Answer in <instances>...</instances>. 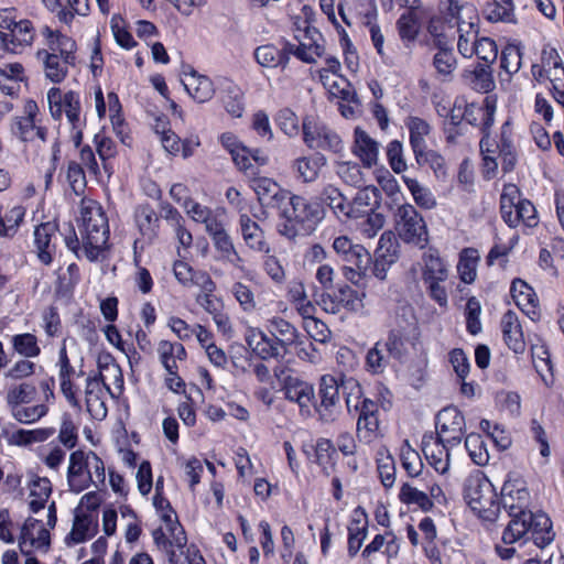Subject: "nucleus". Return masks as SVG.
I'll return each instance as SVG.
<instances>
[{
  "instance_id": "26",
  "label": "nucleus",
  "mask_w": 564,
  "mask_h": 564,
  "mask_svg": "<svg viewBox=\"0 0 564 564\" xmlns=\"http://www.w3.org/2000/svg\"><path fill=\"white\" fill-rule=\"evenodd\" d=\"M527 519L530 522L527 540H532L539 547L549 545L554 539L551 519L544 512L532 511H529Z\"/></svg>"
},
{
  "instance_id": "4",
  "label": "nucleus",
  "mask_w": 564,
  "mask_h": 564,
  "mask_svg": "<svg viewBox=\"0 0 564 564\" xmlns=\"http://www.w3.org/2000/svg\"><path fill=\"white\" fill-rule=\"evenodd\" d=\"M394 228L398 237L408 245L426 248L429 243V230L423 216L416 208L409 204H402L394 212Z\"/></svg>"
},
{
  "instance_id": "32",
  "label": "nucleus",
  "mask_w": 564,
  "mask_h": 564,
  "mask_svg": "<svg viewBox=\"0 0 564 564\" xmlns=\"http://www.w3.org/2000/svg\"><path fill=\"white\" fill-rule=\"evenodd\" d=\"M36 56L43 63L45 77L55 84L62 83L67 76L68 66L75 65V63H66L64 57L48 53L46 50L37 51Z\"/></svg>"
},
{
  "instance_id": "13",
  "label": "nucleus",
  "mask_w": 564,
  "mask_h": 564,
  "mask_svg": "<svg viewBox=\"0 0 564 564\" xmlns=\"http://www.w3.org/2000/svg\"><path fill=\"white\" fill-rule=\"evenodd\" d=\"M357 413V436L359 440L369 444L378 440L381 436L378 403L365 398Z\"/></svg>"
},
{
  "instance_id": "49",
  "label": "nucleus",
  "mask_w": 564,
  "mask_h": 564,
  "mask_svg": "<svg viewBox=\"0 0 564 564\" xmlns=\"http://www.w3.org/2000/svg\"><path fill=\"white\" fill-rule=\"evenodd\" d=\"M36 395V388L29 382H22L11 386L6 395V401L10 410L14 406L31 403Z\"/></svg>"
},
{
  "instance_id": "47",
  "label": "nucleus",
  "mask_w": 564,
  "mask_h": 564,
  "mask_svg": "<svg viewBox=\"0 0 564 564\" xmlns=\"http://www.w3.org/2000/svg\"><path fill=\"white\" fill-rule=\"evenodd\" d=\"M368 520L366 514L361 513L359 518H354L348 527V554L355 556L360 550L364 540L367 536Z\"/></svg>"
},
{
  "instance_id": "28",
  "label": "nucleus",
  "mask_w": 564,
  "mask_h": 564,
  "mask_svg": "<svg viewBox=\"0 0 564 564\" xmlns=\"http://www.w3.org/2000/svg\"><path fill=\"white\" fill-rule=\"evenodd\" d=\"M239 226L242 239L250 249L265 253L270 251V246L265 240L262 228L249 215H240Z\"/></svg>"
},
{
  "instance_id": "9",
  "label": "nucleus",
  "mask_w": 564,
  "mask_h": 564,
  "mask_svg": "<svg viewBox=\"0 0 564 564\" xmlns=\"http://www.w3.org/2000/svg\"><path fill=\"white\" fill-rule=\"evenodd\" d=\"M37 115V104L34 100H28L23 107V115L17 116L12 120V133L23 142L45 143L47 129L39 124Z\"/></svg>"
},
{
  "instance_id": "18",
  "label": "nucleus",
  "mask_w": 564,
  "mask_h": 564,
  "mask_svg": "<svg viewBox=\"0 0 564 564\" xmlns=\"http://www.w3.org/2000/svg\"><path fill=\"white\" fill-rule=\"evenodd\" d=\"M453 447L449 443L432 435L424 436L422 441V452L427 463L442 475L449 469L451 449Z\"/></svg>"
},
{
  "instance_id": "55",
  "label": "nucleus",
  "mask_w": 564,
  "mask_h": 564,
  "mask_svg": "<svg viewBox=\"0 0 564 564\" xmlns=\"http://www.w3.org/2000/svg\"><path fill=\"white\" fill-rule=\"evenodd\" d=\"M12 346L14 351L24 358H34L41 352L35 335L30 333L14 335L12 337Z\"/></svg>"
},
{
  "instance_id": "39",
  "label": "nucleus",
  "mask_w": 564,
  "mask_h": 564,
  "mask_svg": "<svg viewBox=\"0 0 564 564\" xmlns=\"http://www.w3.org/2000/svg\"><path fill=\"white\" fill-rule=\"evenodd\" d=\"M399 499L402 503L415 506L424 512L430 511L434 506L430 496L411 482L402 484L399 492Z\"/></svg>"
},
{
  "instance_id": "46",
  "label": "nucleus",
  "mask_w": 564,
  "mask_h": 564,
  "mask_svg": "<svg viewBox=\"0 0 564 564\" xmlns=\"http://www.w3.org/2000/svg\"><path fill=\"white\" fill-rule=\"evenodd\" d=\"M473 89L480 93H489L495 88V80L490 65L477 64L466 74Z\"/></svg>"
},
{
  "instance_id": "23",
  "label": "nucleus",
  "mask_w": 564,
  "mask_h": 564,
  "mask_svg": "<svg viewBox=\"0 0 564 564\" xmlns=\"http://www.w3.org/2000/svg\"><path fill=\"white\" fill-rule=\"evenodd\" d=\"M285 398L296 402L303 413L310 414L311 405L314 403V388L311 383L297 377L288 376L284 380Z\"/></svg>"
},
{
  "instance_id": "25",
  "label": "nucleus",
  "mask_w": 564,
  "mask_h": 564,
  "mask_svg": "<svg viewBox=\"0 0 564 564\" xmlns=\"http://www.w3.org/2000/svg\"><path fill=\"white\" fill-rule=\"evenodd\" d=\"M42 35L46 40L48 53H55L57 56L65 58L66 63H75L76 43L73 39L57 31H53L48 26H44Z\"/></svg>"
},
{
  "instance_id": "34",
  "label": "nucleus",
  "mask_w": 564,
  "mask_h": 564,
  "mask_svg": "<svg viewBox=\"0 0 564 564\" xmlns=\"http://www.w3.org/2000/svg\"><path fill=\"white\" fill-rule=\"evenodd\" d=\"M56 234V226L52 223L39 225L34 230V243L37 251V258L43 264L52 262V256L55 246L52 243V237Z\"/></svg>"
},
{
  "instance_id": "15",
  "label": "nucleus",
  "mask_w": 564,
  "mask_h": 564,
  "mask_svg": "<svg viewBox=\"0 0 564 564\" xmlns=\"http://www.w3.org/2000/svg\"><path fill=\"white\" fill-rule=\"evenodd\" d=\"M251 187L257 194L260 205L264 208L281 210L286 204L290 192L282 188L275 181L269 177H254Z\"/></svg>"
},
{
  "instance_id": "8",
  "label": "nucleus",
  "mask_w": 564,
  "mask_h": 564,
  "mask_svg": "<svg viewBox=\"0 0 564 564\" xmlns=\"http://www.w3.org/2000/svg\"><path fill=\"white\" fill-rule=\"evenodd\" d=\"M365 293H359L348 284L338 285L332 292H323L319 296L318 304L326 313L338 314L341 310L351 313H359L364 310Z\"/></svg>"
},
{
  "instance_id": "19",
  "label": "nucleus",
  "mask_w": 564,
  "mask_h": 564,
  "mask_svg": "<svg viewBox=\"0 0 564 564\" xmlns=\"http://www.w3.org/2000/svg\"><path fill=\"white\" fill-rule=\"evenodd\" d=\"M340 382L330 375H325L321 378L318 395L321 398L319 405L315 409L319 413L322 420L332 421L334 416V409L339 401Z\"/></svg>"
},
{
  "instance_id": "57",
  "label": "nucleus",
  "mask_w": 564,
  "mask_h": 564,
  "mask_svg": "<svg viewBox=\"0 0 564 564\" xmlns=\"http://www.w3.org/2000/svg\"><path fill=\"white\" fill-rule=\"evenodd\" d=\"M433 65L437 74L451 76L457 67V61L451 47H440L433 57Z\"/></svg>"
},
{
  "instance_id": "27",
  "label": "nucleus",
  "mask_w": 564,
  "mask_h": 564,
  "mask_svg": "<svg viewBox=\"0 0 564 564\" xmlns=\"http://www.w3.org/2000/svg\"><path fill=\"white\" fill-rule=\"evenodd\" d=\"M354 137V154L360 159L364 166L372 167L376 165L379 155V143L359 127L355 129Z\"/></svg>"
},
{
  "instance_id": "36",
  "label": "nucleus",
  "mask_w": 564,
  "mask_h": 564,
  "mask_svg": "<svg viewBox=\"0 0 564 564\" xmlns=\"http://www.w3.org/2000/svg\"><path fill=\"white\" fill-rule=\"evenodd\" d=\"M528 511H517L516 514H509L511 520L503 530L502 541L505 544H513L529 535L530 522L527 519Z\"/></svg>"
},
{
  "instance_id": "40",
  "label": "nucleus",
  "mask_w": 564,
  "mask_h": 564,
  "mask_svg": "<svg viewBox=\"0 0 564 564\" xmlns=\"http://www.w3.org/2000/svg\"><path fill=\"white\" fill-rule=\"evenodd\" d=\"M511 295L517 306L528 315L535 313V293L524 281L516 279L511 283Z\"/></svg>"
},
{
  "instance_id": "16",
  "label": "nucleus",
  "mask_w": 564,
  "mask_h": 564,
  "mask_svg": "<svg viewBox=\"0 0 564 564\" xmlns=\"http://www.w3.org/2000/svg\"><path fill=\"white\" fill-rule=\"evenodd\" d=\"M530 494L525 482L520 477L509 478L505 481L501 489L500 503L509 514H516L517 511H528Z\"/></svg>"
},
{
  "instance_id": "61",
  "label": "nucleus",
  "mask_w": 564,
  "mask_h": 564,
  "mask_svg": "<svg viewBox=\"0 0 564 564\" xmlns=\"http://www.w3.org/2000/svg\"><path fill=\"white\" fill-rule=\"evenodd\" d=\"M47 411V405L36 404L32 406H14L11 410V413L18 422L23 424H31L46 415Z\"/></svg>"
},
{
  "instance_id": "24",
  "label": "nucleus",
  "mask_w": 564,
  "mask_h": 564,
  "mask_svg": "<svg viewBox=\"0 0 564 564\" xmlns=\"http://www.w3.org/2000/svg\"><path fill=\"white\" fill-rule=\"evenodd\" d=\"M182 83L188 95L197 102H206L210 100L215 94L212 80L204 75L197 74L188 66V72L183 70Z\"/></svg>"
},
{
  "instance_id": "12",
  "label": "nucleus",
  "mask_w": 564,
  "mask_h": 564,
  "mask_svg": "<svg viewBox=\"0 0 564 564\" xmlns=\"http://www.w3.org/2000/svg\"><path fill=\"white\" fill-rule=\"evenodd\" d=\"M163 520L169 525L170 536L159 528L152 533L153 540L155 545L166 553L170 564H176V550L182 551L186 546L187 538L181 524L176 520L173 521L171 514H164Z\"/></svg>"
},
{
  "instance_id": "3",
  "label": "nucleus",
  "mask_w": 564,
  "mask_h": 564,
  "mask_svg": "<svg viewBox=\"0 0 564 564\" xmlns=\"http://www.w3.org/2000/svg\"><path fill=\"white\" fill-rule=\"evenodd\" d=\"M464 498L473 511L486 520H495L500 511L494 485L480 473L466 479Z\"/></svg>"
},
{
  "instance_id": "58",
  "label": "nucleus",
  "mask_w": 564,
  "mask_h": 564,
  "mask_svg": "<svg viewBox=\"0 0 564 564\" xmlns=\"http://www.w3.org/2000/svg\"><path fill=\"white\" fill-rule=\"evenodd\" d=\"M23 76V66L20 63L6 64L0 67V88L6 94L11 95L14 90V84L21 80Z\"/></svg>"
},
{
  "instance_id": "41",
  "label": "nucleus",
  "mask_w": 564,
  "mask_h": 564,
  "mask_svg": "<svg viewBox=\"0 0 564 564\" xmlns=\"http://www.w3.org/2000/svg\"><path fill=\"white\" fill-rule=\"evenodd\" d=\"M24 216L25 208L21 205L6 212L0 207V238H12L18 232Z\"/></svg>"
},
{
  "instance_id": "45",
  "label": "nucleus",
  "mask_w": 564,
  "mask_h": 564,
  "mask_svg": "<svg viewBox=\"0 0 564 564\" xmlns=\"http://www.w3.org/2000/svg\"><path fill=\"white\" fill-rule=\"evenodd\" d=\"M410 134V145L413 152L426 147L425 138L431 133V124L419 117H409L405 122Z\"/></svg>"
},
{
  "instance_id": "11",
  "label": "nucleus",
  "mask_w": 564,
  "mask_h": 564,
  "mask_svg": "<svg viewBox=\"0 0 564 564\" xmlns=\"http://www.w3.org/2000/svg\"><path fill=\"white\" fill-rule=\"evenodd\" d=\"M466 431V422L463 413L456 406H446L436 415V437L457 446Z\"/></svg>"
},
{
  "instance_id": "48",
  "label": "nucleus",
  "mask_w": 564,
  "mask_h": 564,
  "mask_svg": "<svg viewBox=\"0 0 564 564\" xmlns=\"http://www.w3.org/2000/svg\"><path fill=\"white\" fill-rule=\"evenodd\" d=\"M215 249L220 253V259L230 263L235 268H242V258L237 252L235 245L227 231L214 237Z\"/></svg>"
},
{
  "instance_id": "10",
  "label": "nucleus",
  "mask_w": 564,
  "mask_h": 564,
  "mask_svg": "<svg viewBox=\"0 0 564 564\" xmlns=\"http://www.w3.org/2000/svg\"><path fill=\"white\" fill-rule=\"evenodd\" d=\"M48 109L54 119H61L66 115L72 129L78 128L80 123V99L79 95L73 90L65 94L57 87H52L47 91Z\"/></svg>"
},
{
  "instance_id": "17",
  "label": "nucleus",
  "mask_w": 564,
  "mask_h": 564,
  "mask_svg": "<svg viewBox=\"0 0 564 564\" xmlns=\"http://www.w3.org/2000/svg\"><path fill=\"white\" fill-rule=\"evenodd\" d=\"M333 249L343 262L358 269H369L370 253L364 246L354 243L347 236L336 237L333 241Z\"/></svg>"
},
{
  "instance_id": "63",
  "label": "nucleus",
  "mask_w": 564,
  "mask_h": 564,
  "mask_svg": "<svg viewBox=\"0 0 564 564\" xmlns=\"http://www.w3.org/2000/svg\"><path fill=\"white\" fill-rule=\"evenodd\" d=\"M354 200L357 207H364L372 213L380 204L381 192L376 186H365L356 193Z\"/></svg>"
},
{
  "instance_id": "37",
  "label": "nucleus",
  "mask_w": 564,
  "mask_h": 564,
  "mask_svg": "<svg viewBox=\"0 0 564 564\" xmlns=\"http://www.w3.org/2000/svg\"><path fill=\"white\" fill-rule=\"evenodd\" d=\"M254 58L263 67L282 66L283 68L288 65L290 59L285 46L280 50L272 44L257 47L254 50Z\"/></svg>"
},
{
  "instance_id": "31",
  "label": "nucleus",
  "mask_w": 564,
  "mask_h": 564,
  "mask_svg": "<svg viewBox=\"0 0 564 564\" xmlns=\"http://www.w3.org/2000/svg\"><path fill=\"white\" fill-rule=\"evenodd\" d=\"M501 329L508 347L517 354L522 352L525 346L522 328L518 315L513 311L509 310L503 314Z\"/></svg>"
},
{
  "instance_id": "44",
  "label": "nucleus",
  "mask_w": 564,
  "mask_h": 564,
  "mask_svg": "<svg viewBox=\"0 0 564 564\" xmlns=\"http://www.w3.org/2000/svg\"><path fill=\"white\" fill-rule=\"evenodd\" d=\"M52 494V485L48 478H40L32 480L30 485V501L29 508L32 512L36 513L45 507Z\"/></svg>"
},
{
  "instance_id": "62",
  "label": "nucleus",
  "mask_w": 564,
  "mask_h": 564,
  "mask_svg": "<svg viewBox=\"0 0 564 564\" xmlns=\"http://www.w3.org/2000/svg\"><path fill=\"white\" fill-rule=\"evenodd\" d=\"M402 466L412 478L417 477L423 468L422 459L419 453L413 449L408 442L401 448Z\"/></svg>"
},
{
  "instance_id": "54",
  "label": "nucleus",
  "mask_w": 564,
  "mask_h": 564,
  "mask_svg": "<svg viewBox=\"0 0 564 564\" xmlns=\"http://www.w3.org/2000/svg\"><path fill=\"white\" fill-rule=\"evenodd\" d=\"M399 243L395 235L388 230L380 236L375 257L386 260V262H395L398 260Z\"/></svg>"
},
{
  "instance_id": "2",
  "label": "nucleus",
  "mask_w": 564,
  "mask_h": 564,
  "mask_svg": "<svg viewBox=\"0 0 564 564\" xmlns=\"http://www.w3.org/2000/svg\"><path fill=\"white\" fill-rule=\"evenodd\" d=\"M420 340V330L413 310L400 306L388 332L383 347L388 355L397 360L403 359L409 352V346L415 348Z\"/></svg>"
},
{
  "instance_id": "30",
  "label": "nucleus",
  "mask_w": 564,
  "mask_h": 564,
  "mask_svg": "<svg viewBox=\"0 0 564 564\" xmlns=\"http://www.w3.org/2000/svg\"><path fill=\"white\" fill-rule=\"evenodd\" d=\"M105 360H107V361H105V364L102 362L101 359H99V361H98V365L100 368V373L98 376L88 377L86 379V389H85L86 397H89L91 394H98L101 391V388H100L101 383L109 390V387L107 386V383L105 381L106 377L102 375V370H105L108 373H110L111 376H113V378H115L113 383L118 388H122L123 378H122L120 367L116 362H113V360H111L110 356H106Z\"/></svg>"
},
{
  "instance_id": "56",
  "label": "nucleus",
  "mask_w": 564,
  "mask_h": 564,
  "mask_svg": "<svg viewBox=\"0 0 564 564\" xmlns=\"http://www.w3.org/2000/svg\"><path fill=\"white\" fill-rule=\"evenodd\" d=\"M465 447L469 453L471 460L478 465L484 466L489 460L487 448L481 440V436L476 433H470L465 437Z\"/></svg>"
},
{
  "instance_id": "51",
  "label": "nucleus",
  "mask_w": 564,
  "mask_h": 564,
  "mask_svg": "<svg viewBox=\"0 0 564 564\" xmlns=\"http://www.w3.org/2000/svg\"><path fill=\"white\" fill-rule=\"evenodd\" d=\"M55 430L35 429V430H18L11 434L10 442L18 446H26L32 443H40L46 441L54 434Z\"/></svg>"
},
{
  "instance_id": "60",
  "label": "nucleus",
  "mask_w": 564,
  "mask_h": 564,
  "mask_svg": "<svg viewBox=\"0 0 564 564\" xmlns=\"http://www.w3.org/2000/svg\"><path fill=\"white\" fill-rule=\"evenodd\" d=\"M322 199L338 218L344 216L348 202L337 187L327 185L323 189Z\"/></svg>"
},
{
  "instance_id": "52",
  "label": "nucleus",
  "mask_w": 564,
  "mask_h": 564,
  "mask_svg": "<svg viewBox=\"0 0 564 564\" xmlns=\"http://www.w3.org/2000/svg\"><path fill=\"white\" fill-rule=\"evenodd\" d=\"M285 50L289 55L293 54L299 59L308 64L315 63L316 58L324 54V46L318 44L316 41L310 44L301 43L300 45L286 42Z\"/></svg>"
},
{
  "instance_id": "33",
  "label": "nucleus",
  "mask_w": 564,
  "mask_h": 564,
  "mask_svg": "<svg viewBox=\"0 0 564 564\" xmlns=\"http://www.w3.org/2000/svg\"><path fill=\"white\" fill-rule=\"evenodd\" d=\"M326 165V158L319 153L312 156H300L292 163L297 180L312 183L317 180L319 171Z\"/></svg>"
},
{
  "instance_id": "5",
  "label": "nucleus",
  "mask_w": 564,
  "mask_h": 564,
  "mask_svg": "<svg viewBox=\"0 0 564 564\" xmlns=\"http://www.w3.org/2000/svg\"><path fill=\"white\" fill-rule=\"evenodd\" d=\"M422 280L427 288L429 295L440 306L447 305V291L443 286L448 278V267L441 258L436 248L430 247L422 256Z\"/></svg>"
},
{
  "instance_id": "21",
  "label": "nucleus",
  "mask_w": 564,
  "mask_h": 564,
  "mask_svg": "<svg viewBox=\"0 0 564 564\" xmlns=\"http://www.w3.org/2000/svg\"><path fill=\"white\" fill-rule=\"evenodd\" d=\"M46 549L50 546V532L42 522L34 518H28L21 529L19 546L22 553L28 554L26 546Z\"/></svg>"
},
{
  "instance_id": "14",
  "label": "nucleus",
  "mask_w": 564,
  "mask_h": 564,
  "mask_svg": "<svg viewBox=\"0 0 564 564\" xmlns=\"http://www.w3.org/2000/svg\"><path fill=\"white\" fill-rule=\"evenodd\" d=\"M89 451L77 449L69 455L67 482L70 491L79 494L91 485Z\"/></svg>"
},
{
  "instance_id": "29",
  "label": "nucleus",
  "mask_w": 564,
  "mask_h": 564,
  "mask_svg": "<svg viewBox=\"0 0 564 564\" xmlns=\"http://www.w3.org/2000/svg\"><path fill=\"white\" fill-rule=\"evenodd\" d=\"M134 223L143 240L152 242L158 237L160 218L150 205H139L135 208Z\"/></svg>"
},
{
  "instance_id": "43",
  "label": "nucleus",
  "mask_w": 564,
  "mask_h": 564,
  "mask_svg": "<svg viewBox=\"0 0 564 564\" xmlns=\"http://www.w3.org/2000/svg\"><path fill=\"white\" fill-rule=\"evenodd\" d=\"M479 261V253L474 248H465L459 253L457 263V272L464 283L470 284L477 276V264Z\"/></svg>"
},
{
  "instance_id": "59",
  "label": "nucleus",
  "mask_w": 564,
  "mask_h": 564,
  "mask_svg": "<svg viewBox=\"0 0 564 564\" xmlns=\"http://www.w3.org/2000/svg\"><path fill=\"white\" fill-rule=\"evenodd\" d=\"M224 106L227 112L234 118H240L245 111L243 94L236 85L230 84L227 87L226 96L223 97Z\"/></svg>"
},
{
  "instance_id": "22",
  "label": "nucleus",
  "mask_w": 564,
  "mask_h": 564,
  "mask_svg": "<svg viewBox=\"0 0 564 564\" xmlns=\"http://www.w3.org/2000/svg\"><path fill=\"white\" fill-rule=\"evenodd\" d=\"M268 330L271 336L280 345L283 354H289L290 348L294 345H302L297 328L289 321L280 316H274L268 321Z\"/></svg>"
},
{
  "instance_id": "50",
  "label": "nucleus",
  "mask_w": 564,
  "mask_h": 564,
  "mask_svg": "<svg viewBox=\"0 0 564 564\" xmlns=\"http://www.w3.org/2000/svg\"><path fill=\"white\" fill-rule=\"evenodd\" d=\"M402 180L413 196L416 205L424 209H432L436 206V200L432 192L427 187L421 185L416 178L403 175Z\"/></svg>"
},
{
  "instance_id": "42",
  "label": "nucleus",
  "mask_w": 564,
  "mask_h": 564,
  "mask_svg": "<svg viewBox=\"0 0 564 564\" xmlns=\"http://www.w3.org/2000/svg\"><path fill=\"white\" fill-rule=\"evenodd\" d=\"M94 530L95 523L90 514L76 513L73 528L66 536L65 542L68 545L82 543L94 534Z\"/></svg>"
},
{
  "instance_id": "38",
  "label": "nucleus",
  "mask_w": 564,
  "mask_h": 564,
  "mask_svg": "<svg viewBox=\"0 0 564 564\" xmlns=\"http://www.w3.org/2000/svg\"><path fill=\"white\" fill-rule=\"evenodd\" d=\"M11 46L15 47V53L21 52L24 47L30 46L35 37V30L30 20H20L14 22L9 33Z\"/></svg>"
},
{
  "instance_id": "6",
  "label": "nucleus",
  "mask_w": 564,
  "mask_h": 564,
  "mask_svg": "<svg viewBox=\"0 0 564 564\" xmlns=\"http://www.w3.org/2000/svg\"><path fill=\"white\" fill-rule=\"evenodd\" d=\"M279 215L286 221H295L301 229L308 231L323 219L324 209L317 202L290 194Z\"/></svg>"
},
{
  "instance_id": "7",
  "label": "nucleus",
  "mask_w": 564,
  "mask_h": 564,
  "mask_svg": "<svg viewBox=\"0 0 564 564\" xmlns=\"http://www.w3.org/2000/svg\"><path fill=\"white\" fill-rule=\"evenodd\" d=\"M303 141L312 150L338 153L343 150L340 137L324 122L306 116L302 121Z\"/></svg>"
},
{
  "instance_id": "20",
  "label": "nucleus",
  "mask_w": 564,
  "mask_h": 564,
  "mask_svg": "<svg viewBox=\"0 0 564 564\" xmlns=\"http://www.w3.org/2000/svg\"><path fill=\"white\" fill-rule=\"evenodd\" d=\"M246 343L252 351L262 360L283 358L280 345L275 344L273 337H269L264 332L258 328H251L246 334Z\"/></svg>"
},
{
  "instance_id": "35",
  "label": "nucleus",
  "mask_w": 564,
  "mask_h": 564,
  "mask_svg": "<svg viewBox=\"0 0 564 564\" xmlns=\"http://www.w3.org/2000/svg\"><path fill=\"white\" fill-rule=\"evenodd\" d=\"M477 17H469L468 22H458V41L457 50L459 54L465 58H471L475 55V46L477 44L478 30L476 22L473 20Z\"/></svg>"
},
{
  "instance_id": "64",
  "label": "nucleus",
  "mask_w": 564,
  "mask_h": 564,
  "mask_svg": "<svg viewBox=\"0 0 564 564\" xmlns=\"http://www.w3.org/2000/svg\"><path fill=\"white\" fill-rule=\"evenodd\" d=\"M522 53L516 45H507L500 55V67L507 74H516L521 67Z\"/></svg>"
},
{
  "instance_id": "1",
  "label": "nucleus",
  "mask_w": 564,
  "mask_h": 564,
  "mask_svg": "<svg viewBox=\"0 0 564 564\" xmlns=\"http://www.w3.org/2000/svg\"><path fill=\"white\" fill-rule=\"evenodd\" d=\"M79 232L83 242V253L89 261L105 258L108 248L109 224L101 205L90 198L80 202Z\"/></svg>"
},
{
  "instance_id": "53",
  "label": "nucleus",
  "mask_w": 564,
  "mask_h": 564,
  "mask_svg": "<svg viewBox=\"0 0 564 564\" xmlns=\"http://www.w3.org/2000/svg\"><path fill=\"white\" fill-rule=\"evenodd\" d=\"M382 347V341H377L366 354L365 367L366 370L372 375L382 373L389 365L390 356L383 354Z\"/></svg>"
}]
</instances>
